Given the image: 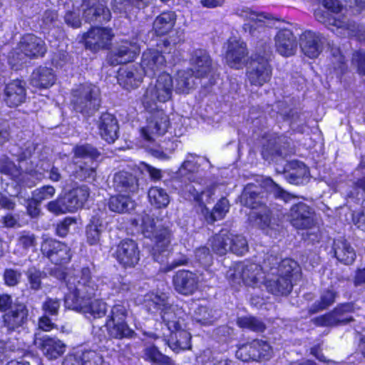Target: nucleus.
<instances>
[{
  "label": "nucleus",
  "instance_id": "nucleus-47",
  "mask_svg": "<svg viewBox=\"0 0 365 365\" xmlns=\"http://www.w3.org/2000/svg\"><path fill=\"white\" fill-rule=\"evenodd\" d=\"M150 203L158 209L165 208L170 203V198L167 191L161 187H151L148 192Z\"/></svg>",
  "mask_w": 365,
  "mask_h": 365
},
{
  "label": "nucleus",
  "instance_id": "nucleus-11",
  "mask_svg": "<svg viewBox=\"0 0 365 365\" xmlns=\"http://www.w3.org/2000/svg\"><path fill=\"white\" fill-rule=\"evenodd\" d=\"M354 304L346 302L338 304L332 311L312 319L318 327H333L345 325L354 320L351 315L354 312Z\"/></svg>",
  "mask_w": 365,
  "mask_h": 365
},
{
  "label": "nucleus",
  "instance_id": "nucleus-55",
  "mask_svg": "<svg viewBox=\"0 0 365 365\" xmlns=\"http://www.w3.org/2000/svg\"><path fill=\"white\" fill-rule=\"evenodd\" d=\"M237 323L240 327L253 331L262 332L265 329V324L254 317H240L237 319Z\"/></svg>",
  "mask_w": 365,
  "mask_h": 365
},
{
  "label": "nucleus",
  "instance_id": "nucleus-25",
  "mask_svg": "<svg viewBox=\"0 0 365 365\" xmlns=\"http://www.w3.org/2000/svg\"><path fill=\"white\" fill-rule=\"evenodd\" d=\"M26 98V89L22 80L16 78L5 85L4 101L7 106L16 108L25 101Z\"/></svg>",
  "mask_w": 365,
  "mask_h": 365
},
{
  "label": "nucleus",
  "instance_id": "nucleus-2",
  "mask_svg": "<svg viewBox=\"0 0 365 365\" xmlns=\"http://www.w3.org/2000/svg\"><path fill=\"white\" fill-rule=\"evenodd\" d=\"M81 6L86 21L97 26L91 27L83 35L86 49L94 53L109 49L113 37L111 29L98 26L106 24L110 20V9L99 0H82Z\"/></svg>",
  "mask_w": 365,
  "mask_h": 365
},
{
  "label": "nucleus",
  "instance_id": "nucleus-1",
  "mask_svg": "<svg viewBox=\"0 0 365 365\" xmlns=\"http://www.w3.org/2000/svg\"><path fill=\"white\" fill-rule=\"evenodd\" d=\"M174 91L173 78L168 72L158 73L155 81L148 85L140 101L150 117L146 120V125L140 129L141 137L161 136L168 131L170 127V118L159 104L173 101Z\"/></svg>",
  "mask_w": 365,
  "mask_h": 365
},
{
  "label": "nucleus",
  "instance_id": "nucleus-28",
  "mask_svg": "<svg viewBox=\"0 0 365 365\" xmlns=\"http://www.w3.org/2000/svg\"><path fill=\"white\" fill-rule=\"evenodd\" d=\"M331 252H333L334 257L344 265L352 264L356 258L354 247L346 239L342 237L333 240Z\"/></svg>",
  "mask_w": 365,
  "mask_h": 365
},
{
  "label": "nucleus",
  "instance_id": "nucleus-41",
  "mask_svg": "<svg viewBox=\"0 0 365 365\" xmlns=\"http://www.w3.org/2000/svg\"><path fill=\"white\" fill-rule=\"evenodd\" d=\"M142 146L145 148V149L150 153L153 156L158 158H166V154L164 152V150H169L170 152L175 150L173 147L174 143L168 139V140H165L163 142V145H156L155 143L154 138H143Z\"/></svg>",
  "mask_w": 365,
  "mask_h": 365
},
{
  "label": "nucleus",
  "instance_id": "nucleus-42",
  "mask_svg": "<svg viewBox=\"0 0 365 365\" xmlns=\"http://www.w3.org/2000/svg\"><path fill=\"white\" fill-rule=\"evenodd\" d=\"M195 73L190 69L178 70L175 73V87L174 90L178 94H187L193 84Z\"/></svg>",
  "mask_w": 365,
  "mask_h": 365
},
{
  "label": "nucleus",
  "instance_id": "nucleus-5",
  "mask_svg": "<svg viewBox=\"0 0 365 365\" xmlns=\"http://www.w3.org/2000/svg\"><path fill=\"white\" fill-rule=\"evenodd\" d=\"M0 312L2 316V333L10 339L14 334H19L26 329L29 309L23 302H14L8 294H0Z\"/></svg>",
  "mask_w": 365,
  "mask_h": 365
},
{
  "label": "nucleus",
  "instance_id": "nucleus-44",
  "mask_svg": "<svg viewBox=\"0 0 365 365\" xmlns=\"http://www.w3.org/2000/svg\"><path fill=\"white\" fill-rule=\"evenodd\" d=\"M230 231L222 229L210 240L212 251L219 255H224L229 251Z\"/></svg>",
  "mask_w": 365,
  "mask_h": 365
},
{
  "label": "nucleus",
  "instance_id": "nucleus-20",
  "mask_svg": "<svg viewBox=\"0 0 365 365\" xmlns=\"http://www.w3.org/2000/svg\"><path fill=\"white\" fill-rule=\"evenodd\" d=\"M145 75L139 64L127 65L119 68L117 80L123 88L129 91L138 88Z\"/></svg>",
  "mask_w": 365,
  "mask_h": 365
},
{
  "label": "nucleus",
  "instance_id": "nucleus-4",
  "mask_svg": "<svg viewBox=\"0 0 365 365\" xmlns=\"http://www.w3.org/2000/svg\"><path fill=\"white\" fill-rule=\"evenodd\" d=\"M172 225L170 222H163L145 214L141 219V232L145 237L153 240L155 245L150 252L154 261L163 264L170 255V246L173 238Z\"/></svg>",
  "mask_w": 365,
  "mask_h": 365
},
{
  "label": "nucleus",
  "instance_id": "nucleus-48",
  "mask_svg": "<svg viewBox=\"0 0 365 365\" xmlns=\"http://www.w3.org/2000/svg\"><path fill=\"white\" fill-rule=\"evenodd\" d=\"M218 317L215 310L206 306H198L192 315V318L196 322L205 326L212 325Z\"/></svg>",
  "mask_w": 365,
  "mask_h": 365
},
{
  "label": "nucleus",
  "instance_id": "nucleus-12",
  "mask_svg": "<svg viewBox=\"0 0 365 365\" xmlns=\"http://www.w3.org/2000/svg\"><path fill=\"white\" fill-rule=\"evenodd\" d=\"M287 219L298 230L311 229L316 224L314 208L303 202L292 205L287 213Z\"/></svg>",
  "mask_w": 365,
  "mask_h": 365
},
{
  "label": "nucleus",
  "instance_id": "nucleus-39",
  "mask_svg": "<svg viewBox=\"0 0 365 365\" xmlns=\"http://www.w3.org/2000/svg\"><path fill=\"white\" fill-rule=\"evenodd\" d=\"M191 334L182 328L170 331L168 339V345L175 352L178 353L181 350L189 349Z\"/></svg>",
  "mask_w": 365,
  "mask_h": 365
},
{
  "label": "nucleus",
  "instance_id": "nucleus-22",
  "mask_svg": "<svg viewBox=\"0 0 365 365\" xmlns=\"http://www.w3.org/2000/svg\"><path fill=\"white\" fill-rule=\"evenodd\" d=\"M21 51L31 59L42 58L47 52L45 41L34 34H26L19 43Z\"/></svg>",
  "mask_w": 365,
  "mask_h": 365
},
{
  "label": "nucleus",
  "instance_id": "nucleus-26",
  "mask_svg": "<svg viewBox=\"0 0 365 365\" xmlns=\"http://www.w3.org/2000/svg\"><path fill=\"white\" fill-rule=\"evenodd\" d=\"M18 167L7 158L0 160V172L8 175H14L18 170L32 174L34 172V163L30 159V155L26 153H21L17 158Z\"/></svg>",
  "mask_w": 365,
  "mask_h": 365
},
{
  "label": "nucleus",
  "instance_id": "nucleus-19",
  "mask_svg": "<svg viewBox=\"0 0 365 365\" xmlns=\"http://www.w3.org/2000/svg\"><path fill=\"white\" fill-rule=\"evenodd\" d=\"M140 66L146 75L155 76L158 73L165 72L167 61L161 51L155 48H148L143 51Z\"/></svg>",
  "mask_w": 365,
  "mask_h": 365
},
{
  "label": "nucleus",
  "instance_id": "nucleus-51",
  "mask_svg": "<svg viewBox=\"0 0 365 365\" xmlns=\"http://www.w3.org/2000/svg\"><path fill=\"white\" fill-rule=\"evenodd\" d=\"M230 209L229 201L225 197H222L215 205L212 211L206 215V220L208 223L212 224L217 220L225 217Z\"/></svg>",
  "mask_w": 365,
  "mask_h": 365
},
{
  "label": "nucleus",
  "instance_id": "nucleus-17",
  "mask_svg": "<svg viewBox=\"0 0 365 365\" xmlns=\"http://www.w3.org/2000/svg\"><path fill=\"white\" fill-rule=\"evenodd\" d=\"M284 138H269L263 145L262 155L266 160L274 161L295 153V147Z\"/></svg>",
  "mask_w": 365,
  "mask_h": 365
},
{
  "label": "nucleus",
  "instance_id": "nucleus-32",
  "mask_svg": "<svg viewBox=\"0 0 365 365\" xmlns=\"http://www.w3.org/2000/svg\"><path fill=\"white\" fill-rule=\"evenodd\" d=\"M283 173L284 178L292 184H302L308 177L309 169L305 164L299 160H292L286 163Z\"/></svg>",
  "mask_w": 365,
  "mask_h": 365
},
{
  "label": "nucleus",
  "instance_id": "nucleus-9",
  "mask_svg": "<svg viewBox=\"0 0 365 365\" xmlns=\"http://www.w3.org/2000/svg\"><path fill=\"white\" fill-rule=\"evenodd\" d=\"M222 60L230 68L240 70L247 64L249 49L247 43L240 37H229L223 46Z\"/></svg>",
  "mask_w": 365,
  "mask_h": 365
},
{
  "label": "nucleus",
  "instance_id": "nucleus-45",
  "mask_svg": "<svg viewBox=\"0 0 365 365\" xmlns=\"http://www.w3.org/2000/svg\"><path fill=\"white\" fill-rule=\"evenodd\" d=\"M81 309H75V311L90 314L93 319L101 318L107 313V304L100 299H96L91 302L86 301L81 305Z\"/></svg>",
  "mask_w": 365,
  "mask_h": 365
},
{
  "label": "nucleus",
  "instance_id": "nucleus-21",
  "mask_svg": "<svg viewBox=\"0 0 365 365\" xmlns=\"http://www.w3.org/2000/svg\"><path fill=\"white\" fill-rule=\"evenodd\" d=\"M34 344L50 360L56 359L61 356L66 348V344L62 341L48 335L41 336L36 335Z\"/></svg>",
  "mask_w": 365,
  "mask_h": 365
},
{
  "label": "nucleus",
  "instance_id": "nucleus-57",
  "mask_svg": "<svg viewBox=\"0 0 365 365\" xmlns=\"http://www.w3.org/2000/svg\"><path fill=\"white\" fill-rule=\"evenodd\" d=\"M281 259L275 255L267 254L264 256L261 267L262 271L274 276L278 272V266Z\"/></svg>",
  "mask_w": 365,
  "mask_h": 365
},
{
  "label": "nucleus",
  "instance_id": "nucleus-37",
  "mask_svg": "<svg viewBox=\"0 0 365 365\" xmlns=\"http://www.w3.org/2000/svg\"><path fill=\"white\" fill-rule=\"evenodd\" d=\"M264 285L267 290L274 295H287L293 287V282L289 277L274 275L272 278L267 279Z\"/></svg>",
  "mask_w": 365,
  "mask_h": 365
},
{
  "label": "nucleus",
  "instance_id": "nucleus-30",
  "mask_svg": "<svg viewBox=\"0 0 365 365\" xmlns=\"http://www.w3.org/2000/svg\"><path fill=\"white\" fill-rule=\"evenodd\" d=\"M138 53L133 49L129 41H123L114 50L109 53L108 58L110 64L113 66L126 64L134 61Z\"/></svg>",
  "mask_w": 365,
  "mask_h": 365
},
{
  "label": "nucleus",
  "instance_id": "nucleus-23",
  "mask_svg": "<svg viewBox=\"0 0 365 365\" xmlns=\"http://www.w3.org/2000/svg\"><path fill=\"white\" fill-rule=\"evenodd\" d=\"M299 44L306 56L317 58L322 52L324 37L319 33L306 30L300 36Z\"/></svg>",
  "mask_w": 365,
  "mask_h": 365
},
{
  "label": "nucleus",
  "instance_id": "nucleus-62",
  "mask_svg": "<svg viewBox=\"0 0 365 365\" xmlns=\"http://www.w3.org/2000/svg\"><path fill=\"white\" fill-rule=\"evenodd\" d=\"M73 152L76 157L83 158L96 159L100 155L95 148L88 144L76 146L73 148Z\"/></svg>",
  "mask_w": 365,
  "mask_h": 365
},
{
  "label": "nucleus",
  "instance_id": "nucleus-15",
  "mask_svg": "<svg viewBox=\"0 0 365 365\" xmlns=\"http://www.w3.org/2000/svg\"><path fill=\"white\" fill-rule=\"evenodd\" d=\"M271 356V346L264 341L255 339L250 343L239 346L236 356L242 361L268 359Z\"/></svg>",
  "mask_w": 365,
  "mask_h": 365
},
{
  "label": "nucleus",
  "instance_id": "nucleus-34",
  "mask_svg": "<svg viewBox=\"0 0 365 365\" xmlns=\"http://www.w3.org/2000/svg\"><path fill=\"white\" fill-rule=\"evenodd\" d=\"M177 16L174 11H165L158 15L153 21V29L158 36H163L173 31Z\"/></svg>",
  "mask_w": 365,
  "mask_h": 365
},
{
  "label": "nucleus",
  "instance_id": "nucleus-52",
  "mask_svg": "<svg viewBox=\"0 0 365 365\" xmlns=\"http://www.w3.org/2000/svg\"><path fill=\"white\" fill-rule=\"evenodd\" d=\"M249 246L246 238L241 235H234L230 232L229 251L242 256L248 252Z\"/></svg>",
  "mask_w": 365,
  "mask_h": 365
},
{
  "label": "nucleus",
  "instance_id": "nucleus-29",
  "mask_svg": "<svg viewBox=\"0 0 365 365\" xmlns=\"http://www.w3.org/2000/svg\"><path fill=\"white\" fill-rule=\"evenodd\" d=\"M173 282L175 289L184 295L192 294L197 289V277L190 271H178L173 276Z\"/></svg>",
  "mask_w": 365,
  "mask_h": 365
},
{
  "label": "nucleus",
  "instance_id": "nucleus-63",
  "mask_svg": "<svg viewBox=\"0 0 365 365\" xmlns=\"http://www.w3.org/2000/svg\"><path fill=\"white\" fill-rule=\"evenodd\" d=\"M252 215L255 217L256 223L262 228L269 226L271 222V210L266 205L261 207L260 211L253 212Z\"/></svg>",
  "mask_w": 365,
  "mask_h": 365
},
{
  "label": "nucleus",
  "instance_id": "nucleus-16",
  "mask_svg": "<svg viewBox=\"0 0 365 365\" xmlns=\"http://www.w3.org/2000/svg\"><path fill=\"white\" fill-rule=\"evenodd\" d=\"M190 68L198 78H207L213 71V61L209 51L202 48H194L190 54Z\"/></svg>",
  "mask_w": 365,
  "mask_h": 365
},
{
  "label": "nucleus",
  "instance_id": "nucleus-60",
  "mask_svg": "<svg viewBox=\"0 0 365 365\" xmlns=\"http://www.w3.org/2000/svg\"><path fill=\"white\" fill-rule=\"evenodd\" d=\"M195 259L203 267H208L212 264V255L206 247H201L195 250Z\"/></svg>",
  "mask_w": 365,
  "mask_h": 365
},
{
  "label": "nucleus",
  "instance_id": "nucleus-27",
  "mask_svg": "<svg viewBox=\"0 0 365 365\" xmlns=\"http://www.w3.org/2000/svg\"><path fill=\"white\" fill-rule=\"evenodd\" d=\"M112 186L116 192L125 194H135L139 190L138 178L126 171H119L113 175Z\"/></svg>",
  "mask_w": 365,
  "mask_h": 365
},
{
  "label": "nucleus",
  "instance_id": "nucleus-10",
  "mask_svg": "<svg viewBox=\"0 0 365 365\" xmlns=\"http://www.w3.org/2000/svg\"><path fill=\"white\" fill-rule=\"evenodd\" d=\"M245 75L250 86L260 88L270 81L272 67L267 58L256 54L251 58Z\"/></svg>",
  "mask_w": 365,
  "mask_h": 365
},
{
  "label": "nucleus",
  "instance_id": "nucleus-8",
  "mask_svg": "<svg viewBox=\"0 0 365 365\" xmlns=\"http://www.w3.org/2000/svg\"><path fill=\"white\" fill-rule=\"evenodd\" d=\"M129 313V305L125 302H118L110 308L106 322L110 337L116 339L136 337L137 334L130 328L126 322Z\"/></svg>",
  "mask_w": 365,
  "mask_h": 365
},
{
  "label": "nucleus",
  "instance_id": "nucleus-13",
  "mask_svg": "<svg viewBox=\"0 0 365 365\" xmlns=\"http://www.w3.org/2000/svg\"><path fill=\"white\" fill-rule=\"evenodd\" d=\"M41 252L52 263L64 264L71 259V249L64 243L52 239H45L41 245Z\"/></svg>",
  "mask_w": 365,
  "mask_h": 365
},
{
  "label": "nucleus",
  "instance_id": "nucleus-46",
  "mask_svg": "<svg viewBox=\"0 0 365 365\" xmlns=\"http://www.w3.org/2000/svg\"><path fill=\"white\" fill-rule=\"evenodd\" d=\"M337 295V292L333 289H326L322 293L319 299L317 300L309 307L308 310L309 313L313 314L327 309L335 302Z\"/></svg>",
  "mask_w": 365,
  "mask_h": 365
},
{
  "label": "nucleus",
  "instance_id": "nucleus-43",
  "mask_svg": "<svg viewBox=\"0 0 365 365\" xmlns=\"http://www.w3.org/2000/svg\"><path fill=\"white\" fill-rule=\"evenodd\" d=\"M145 360L156 365H175V361L168 356L163 354L155 345H150L143 349Z\"/></svg>",
  "mask_w": 365,
  "mask_h": 365
},
{
  "label": "nucleus",
  "instance_id": "nucleus-53",
  "mask_svg": "<svg viewBox=\"0 0 365 365\" xmlns=\"http://www.w3.org/2000/svg\"><path fill=\"white\" fill-rule=\"evenodd\" d=\"M83 365H101L103 356L101 353L93 349H84L76 354Z\"/></svg>",
  "mask_w": 365,
  "mask_h": 365
},
{
  "label": "nucleus",
  "instance_id": "nucleus-54",
  "mask_svg": "<svg viewBox=\"0 0 365 365\" xmlns=\"http://www.w3.org/2000/svg\"><path fill=\"white\" fill-rule=\"evenodd\" d=\"M26 275L31 289L38 291L41 289V280L46 277L44 272L36 267H31L26 270Z\"/></svg>",
  "mask_w": 365,
  "mask_h": 365
},
{
  "label": "nucleus",
  "instance_id": "nucleus-58",
  "mask_svg": "<svg viewBox=\"0 0 365 365\" xmlns=\"http://www.w3.org/2000/svg\"><path fill=\"white\" fill-rule=\"evenodd\" d=\"M245 31L248 32L250 35L256 38H262V34L266 31L264 22L262 21H252L243 25Z\"/></svg>",
  "mask_w": 365,
  "mask_h": 365
},
{
  "label": "nucleus",
  "instance_id": "nucleus-49",
  "mask_svg": "<svg viewBox=\"0 0 365 365\" xmlns=\"http://www.w3.org/2000/svg\"><path fill=\"white\" fill-rule=\"evenodd\" d=\"M276 275L290 278L292 282L297 280L300 277V268L297 262L292 259H284L280 261L278 266V272Z\"/></svg>",
  "mask_w": 365,
  "mask_h": 365
},
{
  "label": "nucleus",
  "instance_id": "nucleus-33",
  "mask_svg": "<svg viewBox=\"0 0 365 365\" xmlns=\"http://www.w3.org/2000/svg\"><path fill=\"white\" fill-rule=\"evenodd\" d=\"M56 82V75L53 70L46 66H40L36 68L31 76V84L39 89H46L51 87Z\"/></svg>",
  "mask_w": 365,
  "mask_h": 365
},
{
  "label": "nucleus",
  "instance_id": "nucleus-59",
  "mask_svg": "<svg viewBox=\"0 0 365 365\" xmlns=\"http://www.w3.org/2000/svg\"><path fill=\"white\" fill-rule=\"evenodd\" d=\"M170 305L171 304L168 303V298L165 294H153L150 295V297L148 301V306L149 307L150 310L153 307L156 310L163 312L165 308Z\"/></svg>",
  "mask_w": 365,
  "mask_h": 365
},
{
  "label": "nucleus",
  "instance_id": "nucleus-14",
  "mask_svg": "<svg viewBox=\"0 0 365 365\" xmlns=\"http://www.w3.org/2000/svg\"><path fill=\"white\" fill-rule=\"evenodd\" d=\"M115 257L124 268H133L139 262L140 251L138 243L130 239L121 240L116 247Z\"/></svg>",
  "mask_w": 365,
  "mask_h": 365
},
{
  "label": "nucleus",
  "instance_id": "nucleus-31",
  "mask_svg": "<svg viewBox=\"0 0 365 365\" xmlns=\"http://www.w3.org/2000/svg\"><path fill=\"white\" fill-rule=\"evenodd\" d=\"M160 314L163 323L170 331L181 329L185 325L186 314L177 305L168 307L163 312H160Z\"/></svg>",
  "mask_w": 365,
  "mask_h": 365
},
{
  "label": "nucleus",
  "instance_id": "nucleus-36",
  "mask_svg": "<svg viewBox=\"0 0 365 365\" xmlns=\"http://www.w3.org/2000/svg\"><path fill=\"white\" fill-rule=\"evenodd\" d=\"M97 127L101 137H118L119 125L117 118L108 112L102 113Z\"/></svg>",
  "mask_w": 365,
  "mask_h": 365
},
{
  "label": "nucleus",
  "instance_id": "nucleus-56",
  "mask_svg": "<svg viewBox=\"0 0 365 365\" xmlns=\"http://www.w3.org/2000/svg\"><path fill=\"white\" fill-rule=\"evenodd\" d=\"M113 8L121 11H130L133 8L145 9L148 6L146 0H113Z\"/></svg>",
  "mask_w": 365,
  "mask_h": 365
},
{
  "label": "nucleus",
  "instance_id": "nucleus-61",
  "mask_svg": "<svg viewBox=\"0 0 365 365\" xmlns=\"http://www.w3.org/2000/svg\"><path fill=\"white\" fill-rule=\"evenodd\" d=\"M47 210L55 215L64 214L70 212L65 197H59L57 199L50 201L46 205Z\"/></svg>",
  "mask_w": 365,
  "mask_h": 365
},
{
  "label": "nucleus",
  "instance_id": "nucleus-35",
  "mask_svg": "<svg viewBox=\"0 0 365 365\" xmlns=\"http://www.w3.org/2000/svg\"><path fill=\"white\" fill-rule=\"evenodd\" d=\"M89 195V188L86 185L76 187L66 194L64 197L69 212H73L81 208L87 201Z\"/></svg>",
  "mask_w": 365,
  "mask_h": 365
},
{
  "label": "nucleus",
  "instance_id": "nucleus-6",
  "mask_svg": "<svg viewBox=\"0 0 365 365\" xmlns=\"http://www.w3.org/2000/svg\"><path fill=\"white\" fill-rule=\"evenodd\" d=\"M71 95L73 110L87 119L98 110L101 106L100 89L93 83H81L71 90Z\"/></svg>",
  "mask_w": 365,
  "mask_h": 365
},
{
  "label": "nucleus",
  "instance_id": "nucleus-18",
  "mask_svg": "<svg viewBox=\"0 0 365 365\" xmlns=\"http://www.w3.org/2000/svg\"><path fill=\"white\" fill-rule=\"evenodd\" d=\"M261 271V266L255 263L237 264L227 271V277L233 282H240L242 279L245 284L252 286L257 282Z\"/></svg>",
  "mask_w": 365,
  "mask_h": 365
},
{
  "label": "nucleus",
  "instance_id": "nucleus-50",
  "mask_svg": "<svg viewBox=\"0 0 365 365\" xmlns=\"http://www.w3.org/2000/svg\"><path fill=\"white\" fill-rule=\"evenodd\" d=\"M108 205L111 211L123 213L133 208L134 202L128 195H118L110 197Z\"/></svg>",
  "mask_w": 365,
  "mask_h": 365
},
{
  "label": "nucleus",
  "instance_id": "nucleus-38",
  "mask_svg": "<svg viewBox=\"0 0 365 365\" xmlns=\"http://www.w3.org/2000/svg\"><path fill=\"white\" fill-rule=\"evenodd\" d=\"M106 229V225L103 220L98 215H93L86 228L87 242L90 245L99 244L102 233Z\"/></svg>",
  "mask_w": 365,
  "mask_h": 365
},
{
  "label": "nucleus",
  "instance_id": "nucleus-64",
  "mask_svg": "<svg viewBox=\"0 0 365 365\" xmlns=\"http://www.w3.org/2000/svg\"><path fill=\"white\" fill-rule=\"evenodd\" d=\"M56 189L51 185H44L34 190L32 192V197L37 202H41L43 200L51 199L54 196Z\"/></svg>",
  "mask_w": 365,
  "mask_h": 365
},
{
  "label": "nucleus",
  "instance_id": "nucleus-3",
  "mask_svg": "<svg viewBox=\"0 0 365 365\" xmlns=\"http://www.w3.org/2000/svg\"><path fill=\"white\" fill-rule=\"evenodd\" d=\"M60 279H66L68 292L65 294L64 304L68 309H81V305L96 297L98 286L91 276L88 267H83L79 274L66 277L60 273Z\"/></svg>",
  "mask_w": 365,
  "mask_h": 365
},
{
  "label": "nucleus",
  "instance_id": "nucleus-7",
  "mask_svg": "<svg viewBox=\"0 0 365 365\" xmlns=\"http://www.w3.org/2000/svg\"><path fill=\"white\" fill-rule=\"evenodd\" d=\"M264 184L266 191L259 185L255 184L247 185L241 195L242 204L252 210L261 207L267 203V192H269L270 197L280 199L284 202H288L292 198L289 193L284 190L272 179H266Z\"/></svg>",
  "mask_w": 365,
  "mask_h": 365
},
{
  "label": "nucleus",
  "instance_id": "nucleus-24",
  "mask_svg": "<svg viewBox=\"0 0 365 365\" xmlns=\"http://www.w3.org/2000/svg\"><path fill=\"white\" fill-rule=\"evenodd\" d=\"M274 43L276 51L284 57L294 56L298 46L297 38L292 31L285 28L277 31L274 37Z\"/></svg>",
  "mask_w": 365,
  "mask_h": 365
},
{
  "label": "nucleus",
  "instance_id": "nucleus-40",
  "mask_svg": "<svg viewBox=\"0 0 365 365\" xmlns=\"http://www.w3.org/2000/svg\"><path fill=\"white\" fill-rule=\"evenodd\" d=\"M334 13L321 8L316 9L314 11V19L319 23L324 24L329 29H346V24L343 20L335 16Z\"/></svg>",
  "mask_w": 365,
  "mask_h": 365
}]
</instances>
